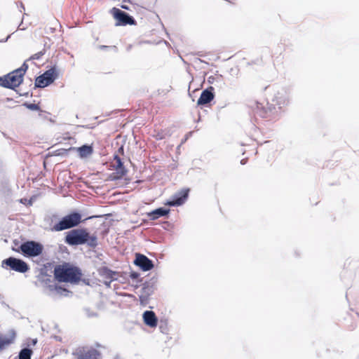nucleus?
I'll list each match as a JSON object with an SVG mask.
<instances>
[{
    "mask_svg": "<svg viewBox=\"0 0 359 359\" xmlns=\"http://www.w3.org/2000/svg\"><path fill=\"white\" fill-rule=\"evenodd\" d=\"M213 91L214 88L212 86L203 90L197 101V104L201 106L210 103L215 97Z\"/></svg>",
    "mask_w": 359,
    "mask_h": 359,
    "instance_id": "nucleus-14",
    "label": "nucleus"
},
{
    "mask_svg": "<svg viewBox=\"0 0 359 359\" xmlns=\"http://www.w3.org/2000/svg\"><path fill=\"white\" fill-rule=\"evenodd\" d=\"M54 289L55 292L61 296H67L69 293V290L60 286H55Z\"/></svg>",
    "mask_w": 359,
    "mask_h": 359,
    "instance_id": "nucleus-23",
    "label": "nucleus"
},
{
    "mask_svg": "<svg viewBox=\"0 0 359 359\" xmlns=\"http://www.w3.org/2000/svg\"><path fill=\"white\" fill-rule=\"evenodd\" d=\"M1 266H8L11 270L19 273H25L29 269V265L25 261L13 257L3 260Z\"/></svg>",
    "mask_w": 359,
    "mask_h": 359,
    "instance_id": "nucleus-8",
    "label": "nucleus"
},
{
    "mask_svg": "<svg viewBox=\"0 0 359 359\" xmlns=\"http://www.w3.org/2000/svg\"><path fill=\"white\" fill-rule=\"evenodd\" d=\"M99 273L101 276L111 280V281L117 280L118 273L114 271H111L109 268L106 266H103L100 269Z\"/></svg>",
    "mask_w": 359,
    "mask_h": 359,
    "instance_id": "nucleus-18",
    "label": "nucleus"
},
{
    "mask_svg": "<svg viewBox=\"0 0 359 359\" xmlns=\"http://www.w3.org/2000/svg\"><path fill=\"white\" fill-rule=\"evenodd\" d=\"M9 37H10V35H8V36L6 38V39H4V40H0V42H6V41H8V39H9Z\"/></svg>",
    "mask_w": 359,
    "mask_h": 359,
    "instance_id": "nucleus-34",
    "label": "nucleus"
},
{
    "mask_svg": "<svg viewBox=\"0 0 359 359\" xmlns=\"http://www.w3.org/2000/svg\"><path fill=\"white\" fill-rule=\"evenodd\" d=\"M23 105L25 106L27 109H29L30 110H39L40 109V107L36 104L25 102V103H24Z\"/></svg>",
    "mask_w": 359,
    "mask_h": 359,
    "instance_id": "nucleus-26",
    "label": "nucleus"
},
{
    "mask_svg": "<svg viewBox=\"0 0 359 359\" xmlns=\"http://www.w3.org/2000/svg\"><path fill=\"white\" fill-rule=\"evenodd\" d=\"M32 350L29 348H22L18 355L19 359H31L32 355Z\"/></svg>",
    "mask_w": 359,
    "mask_h": 359,
    "instance_id": "nucleus-22",
    "label": "nucleus"
},
{
    "mask_svg": "<svg viewBox=\"0 0 359 359\" xmlns=\"http://www.w3.org/2000/svg\"><path fill=\"white\" fill-rule=\"evenodd\" d=\"M144 323L150 327H155L158 324V318L153 311H146L142 315Z\"/></svg>",
    "mask_w": 359,
    "mask_h": 359,
    "instance_id": "nucleus-16",
    "label": "nucleus"
},
{
    "mask_svg": "<svg viewBox=\"0 0 359 359\" xmlns=\"http://www.w3.org/2000/svg\"><path fill=\"white\" fill-rule=\"evenodd\" d=\"M189 189H185L177 192L172 198L165 203V205L171 207L180 206L187 199Z\"/></svg>",
    "mask_w": 359,
    "mask_h": 359,
    "instance_id": "nucleus-10",
    "label": "nucleus"
},
{
    "mask_svg": "<svg viewBox=\"0 0 359 359\" xmlns=\"http://www.w3.org/2000/svg\"><path fill=\"white\" fill-rule=\"evenodd\" d=\"M133 263L144 271H148L154 268L153 262L142 254H136Z\"/></svg>",
    "mask_w": 359,
    "mask_h": 359,
    "instance_id": "nucleus-13",
    "label": "nucleus"
},
{
    "mask_svg": "<svg viewBox=\"0 0 359 359\" xmlns=\"http://www.w3.org/2000/svg\"><path fill=\"white\" fill-rule=\"evenodd\" d=\"M158 278L155 276L151 278L149 280L142 284L139 300L141 306H146L149 303L150 296L152 295L157 289Z\"/></svg>",
    "mask_w": 359,
    "mask_h": 359,
    "instance_id": "nucleus-4",
    "label": "nucleus"
},
{
    "mask_svg": "<svg viewBox=\"0 0 359 359\" xmlns=\"http://www.w3.org/2000/svg\"><path fill=\"white\" fill-rule=\"evenodd\" d=\"M36 343H37V339H32V344L33 345H35Z\"/></svg>",
    "mask_w": 359,
    "mask_h": 359,
    "instance_id": "nucleus-35",
    "label": "nucleus"
},
{
    "mask_svg": "<svg viewBox=\"0 0 359 359\" xmlns=\"http://www.w3.org/2000/svg\"><path fill=\"white\" fill-rule=\"evenodd\" d=\"M43 271V269L41 271V273L38 276V280L44 285L48 287L50 290H52L53 285H50V283H52V276L47 274Z\"/></svg>",
    "mask_w": 359,
    "mask_h": 359,
    "instance_id": "nucleus-19",
    "label": "nucleus"
},
{
    "mask_svg": "<svg viewBox=\"0 0 359 359\" xmlns=\"http://www.w3.org/2000/svg\"><path fill=\"white\" fill-rule=\"evenodd\" d=\"M170 209L165 208H158L149 212L147 215L151 220H155L158 219L159 217L168 215Z\"/></svg>",
    "mask_w": 359,
    "mask_h": 359,
    "instance_id": "nucleus-17",
    "label": "nucleus"
},
{
    "mask_svg": "<svg viewBox=\"0 0 359 359\" xmlns=\"http://www.w3.org/2000/svg\"><path fill=\"white\" fill-rule=\"evenodd\" d=\"M65 242L70 246L86 245L90 248L98 245L97 236L90 234L86 228L73 229L66 233Z\"/></svg>",
    "mask_w": 359,
    "mask_h": 359,
    "instance_id": "nucleus-1",
    "label": "nucleus"
},
{
    "mask_svg": "<svg viewBox=\"0 0 359 359\" xmlns=\"http://www.w3.org/2000/svg\"><path fill=\"white\" fill-rule=\"evenodd\" d=\"M77 359H99L100 352L94 348H81L74 353Z\"/></svg>",
    "mask_w": 359,
    "mask_h": 359,
    "instance_id": "nucleus-11",
    "label": "nucleus"
},
{
    "mask_svg": "<svg viewBox=\"0 0 359 359\" xmlns=\"http://www.w3.org/2000/svg\"><path fill=\"white\" fill-rule=\"evenodd\" d=\"M27 69L28 65L26 63V62H25L20 68L15 69V74H20L23 77Z\"/></svg>",
    "mask_w": 359,
    "mask_h": 359,
    "instance_id": "nucleus-24",
    "label": "nucleus"
},
{
    "mask_svg": "<svg viewBox=\"0 0 359 359\" xmlns=\"http://www.w3.org/2000/svg\"><path fill=\"white\" fill-rule=\"evenodd\" d=\"M44 53H45L44 50L39 51V52L34 54L33 55H32L30 57L29 60H39L44 55Z\"/></svg>",
    "mask_w": 359,
    "mask_h": 359,
    "instance_id": "nucleus-28",
    "label": "nucleus"
},
{
    "mask_svg": "<svg viewBox=\"0 0 359 359\" xmlns=\"http://www.w3.org/2000/svg\"><path fill=\"white\" fill-rule=\"evenodd\" d=\"M118 160H121V158L119 157L118 155L115 154L114 156V162L116 163V162L118 161Z\"/></svg>",
    "mask_w": 359,
    "mask_h": 359,
    "instance_id": "nucleus-32",
    "label": "nucleus"
},
{
    "mask_svg": "<svg viewBox=\"0 0 359 359\" xmlns=\"http://www.w3.org/2000/svg\"><path fill=\"white\" fill-rule=\"evenodd\" d=\"M81 221V213L74 211L62 217L58 222L53 225L52 230L55 231H62L74 228L77 226Z\"/></svg>",
    "mask_w": 359,
    "mask_h": 359,
    "instance_id": "nucleus-3",
    "label": "nucleus"
},
{
    "mask_svg": "<svg viewBox=\"0 0 359 359\" xmlns=\"http://www.w3.org/2000/svg\"><path fill=\"white\" fill-rule=\"evenodd\" d=\"M113 167L114 168V169L116 170V174L117 175V176H115L114 173L111 175L110 179L111 180L121 179L123 177L126 175V174L128 173V170L123 165V163L122 160H118V161L116 162L114 164Z\"/></svg>",
    "mask_w": 359,
    "mask_h": 359,
    "instance_id": "nucleus-15",
    "label": "nucleus"
},
{
    "mask_svg": "<svg viewBox=\"0 0 359 359\" xmlns=\"http://www.w3.org/2000/svg\"><path fill=\"white\" fill-rule=\"evenodd\" d=\"M58 74L55 67L44 72L42 74L37 76L35 79V88H45L55 81L57 78Z\"/></svg>",
    "mask_w": 359,
    "mask_h": 359,
    "instance_id": "nucleus-6",
    "label": "nucleus"
},
{
    "mask_svg": "<svg viewBox=\"0 0 359 359\" xmlns=\"http://www.w3.org/2000/svg\"><path fill=\"white\" fill-rule=\"evenodd\" d=\"M81 269L69 263L57 265L54 269V276L58 282L76 283L81 280Z\"/></svg>",
    "mask_w": 359,
    "mask_h": 359,
    "instance_id": "nucleus-2",
    "label": "nucleus"
},
{
    "mask_svg": "<svg viewBox=\"0 0 359 359\" xmlns=\"http://www.w3.org/2000/svg\"><path fill=\"white\" fill-rule=\"evenodd\" d=\"M272 101L278 106V109H280L289 103L288 91L285 88L278 90L274 95Z\"/></svg>",
    "mask_w": 359,
    "mask_h": 359,
    "instance_id": "nucleus-12",
    "label": "nucleus"
},
{
    "mask_svg": "<svg viewBox=\"0 0 359 359\" xmlns=\"http://www.w3.org/2000/svg\"><path fill=\"white\" fill-rule=\"evenodd\" d=\"M67 151H68V150H67V149H61L57 150V152H58V153L57 154V155H62V156H63V155L67 154Z\"/></svg>",
    "mask_w": 359,
    "mask_h": 359,
    "instance_id": "nucleus-30",
    "label": "nucleus"
},
{
    "mask_svg": "<svg viewBox=\"0 0 359 359\" xmlns=\"http://www.w3.org/2000/svg\"><path fill=\"white\" fill-rule=\"evenodd\" d=\"M23 81V77L20 74H15V70L0 77V86L9 89H15Z\"/></svg>",
    "mask_w": 359,
    "mask_h": 359,
    "instance_id": "nucleus-7",
    "label": "nucleus"
},
{
    "mask_svg": "<svg viewBox=\"0 0 359 359\" xmlns=\"http://www.w3.org/2000/svg\"><path fill=\"white\" fill-rule=\"evenodd\" d=\"M77 151H79L80 157L85 158L93 154V149L90 145L84 144L78 147Z\"/></svg>",
    "mask_w": 359,
    "mask_h": 359,
    "instance_id": "nucleus-20",
    "label": "nucleus"
},
{
    "mask_svg": "<svg viewBox=\"0 0 359 359\" xmlns=\"http://www.w3.org/2000/svg\"><path fill=\"white\" fill-rule=\"evenodd\" d=\"M246 161H247V160H246L245 158L242 159V160L241 161V163L242 165H244V164H245V163H246Z\"/></svg>",
    "mask_w": 359,
    "mask_h": 359,
    "instance_id": "nucleus-33",
    "label": "nucleus"
},
{
    "mask_svg": "<svg viewBox=\"0 0 359 359\" xmlns=\"http://www.w3.org/2000/svg\"><path fill=\"white\" fill-rule=\"evenodd\" d=\"M129 276L133 280H137V283H140L142 281V280L139 279L140 273L138 272L132 271H130Z\"/></svg>",
    "mask_w": 359,
    "mask_h": 359,
    "instance_id": "nucleus-27",
    "label": "nucleus"
},
{
    "mask_svg": "<svg viewBox=\"0 0 359 359\" xmlns=\"http://www.w3.org/2000/svg\"><path fill=\"white\" fill-rule=\"evenodd\" d=\"M97 217L98 216L94 215V216H91V217H88L86 219H90Z\"/></svg>",
    "mask_w": 359,
    "mask_h": 359,
    "instance_id": "nucleus-36",
    "label": "nucleus"
},
{
    "mask_svg": "<svg viewBox=\"0 0 359 359\" xmlns=\"http://www.w3.org/2000/svg\"><path fill=\"white\" fill-rule=\"evenodd\" d=\"M118 151H123V148L122 147H120V148L118 149Z\"/></svg>",
    "mask_w": 359,
    "mask_h": 359,
    "instance_id": "nucleus-38",
    "label": "nucleus"
},
{
    "mask_svg": "<svg viewBox=\"0 0 359 359\" xmlns=\"http://www.w3.org/2000/svg\"><path fill=\"white\" fill-rule=\"evenodd\" d=\"M121 7H122L123 8H124V9H126V10H127V9H128V6H122Z\"/></svg>",
    "mask_w": 359,
    "mask_h": 359,
    "instance_id": "nucleus-37",
    "label": "nucleus"
},
{
    "mask_svg": "<svg viewBox=\"0 0 359 359\" xmlns=\"http://www.w3.org/2000/svg\"><path fill=\"white\" fill-rule=\"evenodd\" d=\"M111 13L117 21L116 23L117 26L133 25L136 24V21L133 16L119 8H113L111 10Z\"/></svg>",
    "mask_w": 359,
    "mask_h": 359,
    "instance_id": "nucleus-9",
    "label": "nucleus"
},
{
    "mask_svg": "<svg viewBox=\"0 0 359 359\" xmlns=\"http://www.w3.org/2000/svg\"><path fill=\"white\" fill-rule=\"evenodd\" d=\"M21 7L22 8V9H24V10H25V7H24V6H23V4H21Z\"/></svg>",
    "mask_w": 359,
    "mask_h": 359,
    "instance_id": "nucleus-39",
    "label": "nucleus"
},
{
    "mask_svg": "<svg viewBox=\"0 0 359 359\" xmlns=\"http://www.w3.org/2000/svg\"><path fill=\"white\" fill-rule=\"evenodd\" d=\"M20 249L25 257H35L42 253L43 246L36 241H28L22 243L20 245Z\"/></svg>",
    "mask_w": 359,
    "mask_h": 359,
    "instance_id": "nucleus-5",
    "label": "nucleus"
},
{
    "mask_svg": "<svg viewBox=\"0 0 359 359\" xmlns=\"http://www.w3.org/2000/svg\"><path fill=\"white\" fill-rule=\"evenodd\" d=\"M99 48L100 50H106L111 49V50H114V52H117V50H118L116 46H109L100 45V46H99Z\"/></svg>",
    "mask_w": 359,
    "mask_h": 359,
    "instance_id": "nucleus-29",
    "label": "nucleus"
},
{
    "mask_svg": "<svg viewBox=\"0 0 359 359\" xmlns=\"http://www.w3.org/2000/svg\"><path fill=\"white\" fill-rule=\"evenodd\" d=\"M11 343V339L0 336V350L4 349L6 347V346L10 344Z\"/></svg>",
    "mask_w": 359,
    "mask_h": 359,
    "instance_id": "nucleus-25",
    "label": "nucleus"
},
{
    "mask_svg": "<svg viewBox=\"0 0 359 359\" xmlns=\"http://www.w3.org/2000/svg\"><path fill=\"white\" fill-rule=\"evenodd\" d=\"M256 113L259 114L262 118H268L269 117V114H272V109L271 107H268L267 109H266L262 104L257 103V109H256Z\"/></svg>",
    "mask_w": 359,
    "mask_h": 359,
    "instance_id": "nucleus-21",
    "label": "nucleus"
},
{
    "mask_svg": "<svg viewBox=\"0 0 359 359\" xmlns=\"http://www.w3.org/2000/svg\"><path fill=\"white\" fill-rule=\"evenodd\" d=\"M112 281H111V280H109V281L107 280H105L104 282V284L107 287H111V283Z\"/></svg>",
    "mask_w": 359,
    "mask_h": 359,
    "instance_id": "nucleus-31",
    "label": "nucleus"
}]
</instances>
